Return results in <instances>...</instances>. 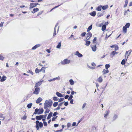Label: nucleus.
<instances>
[{
	"label": "nucleus",
	"instance_id": "f257e3e1",
	"mask_svg": "<svg viewBox=\"0 0 132 132\" xmlns=\"http://www.w3.org/2000/svg\"><path fill=\"white\" fill-rule=\"evenodd\" d=\"M53 102L50 99L46 100L44 104V109L46 110L45 114L48 113L50 111L49 109L51 108L52 104Z\"/></svg>",
	"mask_w": 132,
	"mask_h": 132
},
{
	"label": "nucleus",
	"instance_id": "f03ea898",
	"mask_svg": "<svg viewBox=\"0 0 132 132\" xmlns=\"http://www.w3.org/2000/svg\"><path fill=\"white\" fill-rule=\"evenodd\" d=\"M70 62V60L65 59L61 61V63L63 65H65L66 64H69Z\"/></svg>",
	"mask_w": 132,
	"mask_h": 132
},
{
	"label": "nucleus",
	"instance_id": "7ed1b4c3",
	"mask_svg": "<svg viewBox=\"0 0 132 132\" xmlns=\"http://www.w3.org/2000/svg\"><path fill=\"white\" fill-rule=\"evenodd\" d=\"M36 128L37 130L39 129V127L41 128V122H39L38 121H36Z\"/></svg>",
	"mask_w": 132,
	"mask_h": 132
},
{
	"label": "nucleus",
	"instance_id": "20e7f679",
	"mask_svg": "<svg viewBox=\"0 0 132 132\" xmlns=\"http://www.w3.org/2000/svg\"><path fill=\"white\" fill-rule=\"evenodd\" d=\"M41 114V110L36 109L35 110V111L34 113V114Z\"/></svg>",
	"mask_w": 132,
	"mask_h": 132
},
{
	"label": "nucleus",
	"instance_id": "39448f33",
	"mask_svg": "<svg viewBox=\"0 0 132 132\" xmlns=\"http://www.w3.org/2000/svg\"><path fill=\"white\" fill-rule=\"evenodd\" d=\"M40 91V89L38 87H36L35 89V91L33 92V93L36 95L39 94Z\"/></svg>",
	"mask_w": 132,
	"mask_h": 132
},
{
	"label": "nucleus",
	"instance_id": "423d86ee",
	"mask_svg": "<svg viewBox=\"0 0 132 132\" xmlns=\"http://www.w3.org/2000/svg\"><path fill=\"white\" fill-rule=\"evenodd\" d=\"M91 48L93 51L95 52L96 50L97 47L96 45H91Z\"/></svg>",
	"mask_w": 132,
	"mask_h": 132
},
{
	"label": "nucleus",
	"instance_id": "0eeeda50",
	"mask_svg": "<svg viewBox=\"0 0 132 132\" xmlns=\"http://www.w3.org/2000/svg\"><path fill=\"white\" fill-rule=\"evenodd\" d=\"M118 53L116 52L115 51H113L110 54V56L112 57L114 56L115 54H117Z\"/></svg>",
	"mask_w": 132,
	"mask_h": 132
},
{
	"label": "nucleus",
	"instance_id": "6e6552de",
	"mask_svg": "<svg viewBox=\"0 0 132 132\" xmlns=\"http://www.w3.org/2000/svg\"><path fill=\"white\" fill-rule=\"evenodd\" d=\"M87 36L86 37V39L88 40L92 36V34L90 32H89L87 34Z\"/></svg>",
	"mask_w": 132,
	"mask_h": 132
},
{
	"label": "nucleus",
	"instance_id": "1a4fd4ad",
	"mask_svg": "<svg viewBox=\"0 0 132 132\" xmlns=\"http://www.w3.org/2000/svg\"><path fill=\"white\" fill-rule=\"evenodd\" d=\"M45 61H43L42 62V68L45 69L47 67L46 66L47 65L46 63L45 64Z\"/></svg>",
	"mask_w": 132,
	"mask_h": 132
},
{
	"label": "nucleus",
	"instance_id": "9d476101",
	"mask_svg": "<svg viewBox=\"0 0 132 132\" xmlns=\"http://www.w3.org/2000/svg\"><path fill=\"white\" fill-rule=\"evenodd\" d=\"M75 54L79 57H81L82 56V55L78 51L76 52Z\"/></svg>",
	"mask_w": 132,
	"mask_h": 132
},
{
	"label": "nucleus",
	"instance_id": "9b49d317",
	"mask_svg": "<svg viewBox=\"0 0 132 132\" xmlns=\"http://www.w3.org/2000/svg\"><path fill=\"white\" fill-rule=\"evenodd\" d=\"M37 5L34 3H31L30 7V9L36 6Z\"/></svg>",
	"mask_w": 132,
	"mask_h": 132
},
{
	"label": "nucleus",
	"instance_id": "f8f14e48",
	"mask_svg": "<svg viewBox=\"0 0 132 132\" xmlns=\"http://www.w3.org/2000/svg\"><path fill=\"white\" fill-rule=\"evenodd\" d=\"M6 78V77L5 76H3L2 77V78H1L0 81L1 82H3L5 81Z\"/></svg>",
	"mask_w": 132,
	"mask_h": 132
},
{
	"label": "nucleus",
	"instance_id": "ddd939ff",
	"mask_svg": "<svg viewBox=\"0 0 132 132\" xmlns=\"http://www.w3.org/2000/svg\"><path fill=\"white\" fill-rule=\"evenodd\" d=\"M40 46V44L36 45L34 46L32 48V50H35L37 48L39 47Z\"/></svg>",
	"mask_w": 132,
	"mask_h": 132
},
{
	"label": "nucleus",
	"instance_id": "4468645a",
	"mask_svg": "<svg viewBox=\"0 0 132 132\" xmlns=\"http://www.w3.org/2000/svg\"><path fill=\"white\" fill-rule=\"evenodd\" d=\"M40 46V44L36 45L34 46L32 48V50H35L37 48L39 47Z\"/></svg>",
	"mask_w": 132,
	"mask_h": 132
},
{
	"label": "nucleus",
	"instance_id": "2eb2a0df",
	"mask_svg": "<svg viewBox=\"0 0 132 132\" xmlns=\"http://www.w3.org/2000/svg\"><path fill=\"white\" fill-rule=\"evenodd\" d=\"M41 84V81H39L36 84L35 87H38L40 86Z\"/></svg>",
	"mask_w": 132,
	"mask_h": 132
},
{
	"label": "nucleus",
	"instance_id": "dca6fc26",
	"mask_svg": "<svg viewBox=\"0 0 132 132\" xmlns=\"http://www.w3.org/2000/svg\"><path fill=\"white\" fill-rule=\"evenodd\" d=\"M90 15L93 16H95L96 14V12L95 11H93L92 12L89 13Z\"/></svg>",
	"mask_w": 132,
	"mask_h": 132
},
{
	"label": "nucleus",
	"instance_id": "f3484780",
	"mask_svg": "<svg viewBox=\"0 0 132 132\" xmlns=\"http://www.w3.org/2000/svg\"><path fill=\"white\" fill-rule=\"evenodd\" d=\"M45 114L44 115H42V119L43 121L45 120V119L46 118V116L47 115V113Z\"/></svg>",
	"mask_w": 132,
	"mask_h": 132
},
{
	"label": "nucleus",
	"instance_id": "a211bd4d",
	"mask_svg": "<svg viewBox=\"0 0 132 132\" xmlns=\"http://www.w3.org/2000/svg\"><path fill=\"white\" fill-rule=\"evenodd\" d=\"M53 113L52 112H51L48 115L47 117V119H49L52 117V116Z\"/></svg>",
	"mask_w": 132,
	"mask_h": 132
},
{
	"label": "nucleus",
	"instance_id": "6ab92c4d",
	"mask_svg": "<svg viewBox=\"0 0 132 132\" xmlns=\"http://www.w3.org/2000/svg\"><path fill=\"white\" fill-rule=\"evenodd\" d=\"M87 40H85L86 43L85 45L86 46H88L90 45V42L89 41H88Z\"/></svg>",
	"mask_w": 132,
	"mask_h": 132
},
{
	"label": "nucleus",
	"instance_id": "aec40b11",
	"mask_svg": "<svg viewBox=\"0 0 132 132\" xmlns=\"http://www.w3.org/2000/svg\"><path fill=\"white\" fill-rule=\"evenodd\" d=\"M109 113V111H106L105 112V113L104 117L105 118H106L108 115Z\"/></svg>",
	"mask_w": 132,
	"mask_h": 132
},
{
	"label": "nucleus",
	"instance_id": "412c9836",
	"mask_svg": "<svg viewBox=\"0 0 132 132\" xmlns=\"http://www.w3.org/2000/svg\"><path fill=\"white\" fill-rule=\"evenodd\" d=\"M127 28L123 26L122 28L123 32L125 33H126L127 32Z\"/></svg>",
	"mask_w": 132,
	"mask_h": 132
},
{
	"label": "nucleus",
	"instance_id": "4be33fe9",
	"mask_svg": "<svg viewBox=\"0 0 132 132\" xmlns=\"http://www.w3.org/2000/svg\"><path fill=\"white\" fill-rule=\"evenodd\" d=\"M102 6L101 5H100L96 8V10L98 11H100L101 10Z\"/></svg>",
	"mask_w": 132,
	"mask_h": 132
},
{
	"label": "nucleus",
	"instance_id": "5701e85b",
	"mask_svg": "<svg viewBox=\"0 0 132 132\" xmlns=\"http://www.w3.org/2000/svg\"><path fill=\"white\" fill-rule=\"evenodd\" d=\"M56 94L58 96L60 97H63L62 95L58 92H56Z\"/></svg>",
	"mask_w": 132,
	"mask_h": 132
},
{
	"label": "nucleus",
	"instance_id": "b1692460",
	"mask_svg": "<svg viewBox=\"0 0 132 132\" xmlns=\"http://www.w3.org/2000/svg\"><path fill=\"white\" fill-rule=\"evenodd\" d=\"M104 11H103L102 13H98L97 14V16L98 17H100L102 16L104 14Z\"/></svg>",
	"mask_w": 132,
	"mask_h": 132
},
{
	"label": "nucleus",
	"instance_id": "393cba45",
	"mask_svg": "<svg viewBox=\"0 0 132 132\" xmlns=\"http://www.w3.org/2000/svg\"><path fill=\"white\" fill-rule=\"evenodd\" d=\"M5 119V117L3 116V114H0V120H4Z\"/></svg>",
	"mask_w": 132,
	"mask_h": 132
},
{
	"label": "nucleus",
	"instance_id": "a878e982",
	"mask_svg": "<svg viewBox=\"0 0 132 132\" xmlns=\"http://www.w3.org/2000/svg\"><path fill=\"white\" fill-rule=\"evenodd\" d=\"M97 81L99 82H101L103 81V79L101 77H100L97 79Z\"/></svg>",
	"mask_w": 132,
	"mask_h": 132
},
{
	"label": "nucleus",
	"instance_id": "bb28decb",
	"mask_svg": "<svg viewBox=\"0 0 132 132\" xmlns=\"http://www.w3.org/2000/svg\"><path fill=\"white\" fill-rule=\"evenodd\" d=\"M70 84L71 85H73L74 84V82L72 79H71L69 80Z\"/></svg>",
	"mask_w": 132,
	"mask_h": 132
},
{
	"label": "nucleus",
	"instance_id": "cd10ccee",
	"mask_svg": "<svg viewBox=\"0 0 132 132\" xmlns=\"http://www.w3.org/2000/svg\"><path fill=\"white\" fill-rule=\"evenodd\" d=\"M41 101V98H39L36 101V102L37 103H39Z\"/></svg>",
	"mask_w": 132,
	"mask_h": 132
},
{
	"label": "nucleus",
	"instance_id": "c85d7f7f",
	"mask_svg": "<svg viewBox=\"0 0 132 132\" xmlns=\"http://www.w3.org/2000/svg\"><path fill=\"white\" fill-rule=\"evenodd\" d=\"M103 74H105L108 73L109 72V70L108 69L105 70V69H104L103 71Z\"/></svg>",
	"mask_w": 132,
	"mask_h": 132
},
{
	"label": "nucleus",
	"instance_id": "c756f323",
	"mask_svg": "<svg viewBox=\"0 0 132 132\" xmlns=\"http://www.w3.org/2000/svg\"><path fill=\"white\" fill-rule=\"evenodd\" d=\"M106 28V26L105 25H103L102 27V30L103 31L105 30Z\"/></svg>",
	"mask_w": 132,
	"mask_h": 132
},
{
	"label": "nucleus",
	"instance_id": "7c9ffc66",
	"mask_svg": "<svg viewBox=\"0 0 132 132\" xmlns=\"http://www.w3.org/2000/svg\"><path fill=\"white\" fill-rule=\"evenodd\" d=\"M38 9L37 8H36V9H33V11H32V12L33 13H34L38 11Z\"/></svg>",
	"mask_w": 132,
	"mask_h": 132
},
{
	"label": "nucleus",
	"instance_id": "2f4dec72",
	"mask_svg": "<svg viewBox=\"0 0 132 132\" xmlns=\"http://www.w3.org/2000/svg\"><path fill=\"white\" fill-rule=\"evenodd\" d=\"M130 24L129 23H127L125 25L124 27H125L127 28H128L130 26Z\"/></svg>",
	"mask_w": 132,
	"mask_h": 132
},
{
	"label": "nucleus",
	"instance_id": "473e14b6",
	"mask_svg": "<svg viewBox=\"0 0 132 132\" xmlns=\"http://www.w3.org/2000/svg\"><path fill=\"white\" fill-rule=\"evenodd\" d=\"M36 119L38 120H40L41 119V115L39 116H37L36 117Z\"/></svg>",
	"mask_w": 132,
	"mask_h": 132
},
{
	"label": "nucleus",
	"instance_id": "72a5a7b5",
	"mask_svg": "<svg viewBox=\"0 0 132 132\" xmlns=\"http://www.w3.org/2000/svg\"><path fill=\"white\" fill-rule=\"evenodd\" d=\"M57 25H58V24H57L56 25H55V28H54V34H53V36H54L56 35L55 28H56V27L57 26Z\"/></svg>",
	"mask_w": 132,
	"mask_h": 132
},
{
	"label": "nucleus",
	"instance_id": "f704fd0d",
	"mask_svg": "<svg viewBox=\"0 0 132 132\" xmlns=\"http://www.w3.org/2000/svg\"><path fill=\"white\" fill-rule=\"evenodd\" d=\"M41 71V69L40 70L38 69V68H36L35 70V72L37 73H39Z\"/></svg>",
	"mask_w": 132,
	"mask_h": 132
},
{
	"label": "nucleus",
	"instance_id": "c9c22d12",
	"mask_svg": "<svg viewBox=\"0 0 132 132\" xmlns=\"http://www.w3.org/2000/svg\"><path fill=\"white\" fill-rule=\"evenodd\" d=\"M108 7V5H106L105 6H103L102 7V9L103 10H105L107 9Z\"/></svg>",
	"mask_w": 132,
	"mask_h": 132
},
{
	"label": "nucleus",
	"instance_id": "e433bc0d",
	"mask_svg": "<svg viewBox=\"0 0 132 132\" xmlns=\"http://www.w3.org/2000/svg\"><path fill=\"white\" fill-rule=\"evenodd\" d=\"M32 104L31 103H30L29 104H28L27 105V107L29 109H30L31 108L32 106Z\"/></svg>",
	"mask_w": 132,
	"mask_h": 132
},
{
	"label": "nucleus",
	"instance_id": "4c0bfd02",
	"mask_svg": "<svg viewBox=\"0 0 132 132\" xmlns=\"http://www.w3.org/2000/svg\"><path fill=\"white\" fill-rule=\"evenodd\" d=\"M58 102H55L53 104V106L54 107H55L58 104Z\"/></svg>",
	"mask_w": 132,
	"mask_h": 132
},
{
	"label": "nucleus",
	"instance_id": "58836bf2",
	"mask_svg": "<svg viewBox=\"0 0 132 132\" xmlns=\"http://www.w3.org/2000/svg\"><path fill=\"white\" fill-rule=\"evenodd\" d=\"M118 118V116L116 114L114 115L113 118V120H115Z\"/></svg>",
	"mask_w": 132,
	"mask_h": 132
},
{
	"label": "nucleus",
	"instance_id": "ea45409f",
	"mask_svg": "<svg viewBox=\"0 0 132 132\" xmlns=\"http://www.w3.org/2000/svg\"><path fill=\"white\" fill-rule=\"evenodd\" d=\"M92 28V25H91L88 28L87 31H89Z\"/></svg>",
	"mask_w": 132,
	"mask_h": 132
},
{
	"label": "nucleus",
	"instance_id": "a19ab883",
	"mask_svg": "<svg viewBox=\"0 0 132 132\" xmlns=\"http://www.w3.org/2000/svg\"><path fill=\"white\" fill-rule=\"evenodd\" d=\"M61 42L59 43L56 46V48H60L61 46Z\"/></svg>",
	"mask_w": 132,
	"mask_h": 132
},
{
	"label": "nucleus",
	"instance_id": "79ce46f5",
	"mask_svg": "<svg viewBox=\"0 0 132 132\" xmlns=\"http://www.w3.org/2000/svg\"><path fill=\"white\" fill-rule=\"evenodd\" d=\"M125 62L126 61L125 60L123 59L122 60V62H121V63L122 65H123L125 64Z\"/></svg>",
	"mask_w": 132,
	"mask_h": 132
},
{
	"label": "nucleus",
	"instance_id": "37998d69",
	"mask_svg": "<svg viewBox=\"0 0 132 132\" xmlns=\"http://www.w3.org/2000/svg\"><path fill=\"white\" fill-rule=\"evenodd\" d=\"M110 67V65L109 64H106L105 65V67L106 69H108V68H109Z\"/></svg>",
	"mask_w": 132,
	"mask_h": 132
},
{
	"label": "nucleus",
	"instance_id": "c03bdc74",
	"mask_svg": "<svg viewBox=\"0 0 132 132\" xmlns=\"http://www.w3.org/2000/svg\"><path fill=\"white\" fill-rule=\"evenodd\" d=\"M53 79L54 81L56 80H59L60 79V78L58 76V77L56 78H55Z\"/></svg>",
	"mask_w": 132,
	"mask_h": 132
},
{
	"label": "nucleus",
	"instance_id": "a18cd8bd",
	"mask_svg": "<svg viewBox=\"0 0 132 132\" xmlns=\"http://www.w3.org/2000/svg\"><path fill=\"white\" fill-rule=\"evenodd\" d=\"M53 100L54 101H56L58 100V99L57 97H54L53 98Z\"/></svg>",
	"mask_w": 132,
	"mask_h": 132
},
{
	"label": "nucleus",
	"instance_id": "49530a36",
	"mask_svg": "<svg viewBox=\"0 0 132 132\" xmlns=\"http://www.w3.org/2000/svg\"><path fill=\"white\" fill-rule=\"evenodd\" d=\"M128 52H129V55H128V56L131 53V50H130L128 51H127L126 53V55L127 54H128Z\"/></svg>",
	"mask_w": 132,
	"mask_h": 132
},
{
	"label": "nucleus",
	"instance_id": "de8ad7c7",
	"mask_svg": "<svg viewBox=\"0 0 132 132\" xmlns=\"http://www.w3.org/2000/svg\"><path fill=\"white\" fill-rule=\"evenodd\" d=\"M115 51H117L119 49V47L117 45H116L115 46Z\"/></svg>",
	"mask_w": 132,
	"mask_h": 132
},
{
	"label": "nucleus",
	"instance_id": "09e8293b",
	"mask_svg": "<svg viewBox=\"0 0 132 132\" xmlns=\"http://www.w3.org/2000/svg\"><path fill=\"white\" fill-rule=\"evenodd\" d=\"M73 97V96L72 95H70L69 97V98L68 99V100H71L72 99V98Z\"/></svg>",
	"mask_w": 132,
	"mask_h": 132
},
{
	"label": "nucleus",
	"instance_id": "8fccbe9b",
	"mask_svg": "<svg viewBox=\"0 0 132 132\" xmlns=\"http://www.w3.org/2000/svg\"><path fill=\"white\" fill-rule=\"evenodd\" d=\"M128 1H125V4L124 6V7H126L128 3Z\"/></svg>",
	"mask_w": 132,
	"mask_h": 132
},
{
	"label": "nucleus",
	"instance_id": "3c124183",
	"mask_svg": "<svg viewBox=\"0 0 132 132\" xmlns=\"http://www.w3.org/2000/svg\"><path fill=\"white\" fill-rule=\"evenodd\" d=\"M57 116H56V117H53L52 118V121H55V119L57 118Z\"/></svg>",
	"mask_w": 132,
	"mask_h": 132
},
{
	"label": "nucleus",
	"instance_id": "603ef678",
	"mask_svg": "<svg viewBox=\"0 0 132 132\" xmlns=\"http://www.w3.org/2000/svg\"><path fill=\"white\" fill-rule=\"evenodd\" d=\"M64 100V98H60L59 100V102H60L62 101H63Z\"/></svg>",
	"mask_w": 132,
	"mask_h": 132
},
{
	"label": "nucleus",
	"instance_id": "864d4df0",
	"mask_svg": "<svg viewBox=\"0 0 132 132\" xmlns=\"http://www.w3.org/2000/svg\"><path fill=\"white\" fill-rule=\"evenodd\" d=\"M71 124L70 123H68L67 124V127L69 128L71 126Z\"/></svg>",
	"mask_w": 132,
	"mask_h": 132
},
{
	"label": "nucleus",
	"instance_id": "5fc2aeb1",
	"mask_svg": "<svg viewBox=\"0 0 132 132\" xmlns=\"http://www.w3.org/2000/svg\"><path fill=\"white\" fill-rule=\"evenodd\" d=\"M27 72L29 73H30L32 75H33V72L31 70L28 71Z\"/></svg>",
	"mask_w": 132,
	"mask_h": 132
},
{
	"label": "nucleus",
	"instance_id": "6e6d98bb",
	"mask_svg": "<svg viewBox=\"0 0 132 132\" xmlns=\"http://www.w3.org/2000/svg\"><path fill=\"white\" fill-rule=\"evenodd\" d=\"M58 114V113L57 112H55L53 114V116H54L55 117Z\"/></svg>",
	"mask_w": 132,
	"mask_h": 132
},
{
	"label": "nucleus",
	"instance_id": "4d7b16f0",
	"mask_svg": "<svg viewBox=\"0 0 132 132\" xmlns=\"http://www.w3.org/2000/svg\"><path fill=\"white\" fill-rule=\"evenodd\" d=\"M4 59V57L0 55V60H3Z\"/></svg>",
	"mask_w": 132,
	"mask_h": 132
},
{
	"label": "nucleus",
	"instance_id": "13d9d810",
	"mask_svg": "<svg viewBox=\"0 0 132 132\" xmlns=\"http://www.w3.org/2000/svg\"><path fill=\"white\" fill-rule=\"evenodd\" d=\"M86 105V103H85L83 104L82 107V109H84L85 108Z\"/></svg>",
	"mask_w": 132,
	"mask_h": 132
},
{
	"label": "nucleus",
	"instance_id": "bf43d9fd",
	"mask_svg": "<svg viewBox=\"0 0 132 132\" xmlns=\"http://www.w3.org/2000/svg\"><path fill=\"white\" fill-rule=\"evenodd\" d=\"M43 123L44 126H47V122L45 121H44Z\"/></svg>",
	"mask_w": 132,
	"mask_h": 132
},
{
	"label": "nucleus",
	"instance_id": "052dcab7",
	"mask_svg": "<svg viewBox=\"0 0 132 132\" xmlns=\"http://www.w3.org/2000/svg\"><path fill=\"white\" fill-rule=\"evenodd\" d=\"M68 102H65L64 103V105L65 106H67L68 105Z\"/></svg>",
	"mask_w": 132,
	"mask_h": 132
},
{
	"label": "nucleus",
	"instance_id": "680f3d73",
	"mask_svg": "<svg viewBox=\"0 0 132 132\" xmlns=\"http://www.w3.org/2000/svg\"><path fill=\"white\" fill-rule=\"evenodd\" d=\"M63 102H62L59 104L58 105V106L60 107L62 105V104H63Z\"/></svg>",
	"mask_w": 132,
	"mask_h": 132
},
{
	"label": "nucleus",
	"instance_id": "e2e57ef3",
	"mask_svg": "<svg viewBox=\"0 0 132 132\" xmlns=\"http://www.w3.org/2000/svg\"><path fill=\"white\" fill-rule=\"evenodd\" d=\"M85 34H86V33L85 32H84L81 34V35L82 36H84L85 35Z\"/></svg>",
	"mask_w": 132,
	"mask_h": 132
},
{
	"label": "nucleus",
	"instance_id": "0e129e2a",
	"mask_svg": "<svg viewBox=\"0 0 132 132\" xmlns=\"http://www.w3.org/2000/svg\"><path fill=\"white\" fill-rule=\"evenodd\" d=\"M92 65L94 67H95L96 65L94 63H92Z\"/></svg>",
	"mask_w": 132,
	"mask_h": 132
},
{
	"label": "nucleus",
	"instance_id": "69168bd1",
	"mask_svg": "<svg viewBox=\"0 0 132 132\" xmlns=\"http://www.w3.org/2000/svg\"><path fill=\"white\" fill-rule=\"evenodd\" d=\"M76 125V123L75 122H73L72 124V126H75Z\"/></svg>",
	"mask_w": 132,
	"mask_h": 132
},
{
	"label": "nucleus",
	"instance_id": "338daca9",
	"mask_svg": "<svg viewBox=\"0 0 132 132\" xmlns=\"http://www.w3.org/2000/svg\"><path fill=\"white\" fill-rule=\"evenodd\" d=\"M59 125L57 124H55L54 125V126L55 127H56L58 126Z\"/></svg>",
	"mask_w": 132,
	"mask_h": 132
},
{
	"label": "nucleus",
	"instance_id": "774afa93",
	"mask_svg": "<svg viewBox=\"0 0 132 132\" xmlns=\"http://www.w3.org/2000/svg\"><path fill=\"white\" fill-rule=\"evenodd\" d=\"M73 99H72L70 102V103L72 104H73Z\"/></svg>",
	"mask_w": 132,
	"mask_h": 132
}]
</instances>
